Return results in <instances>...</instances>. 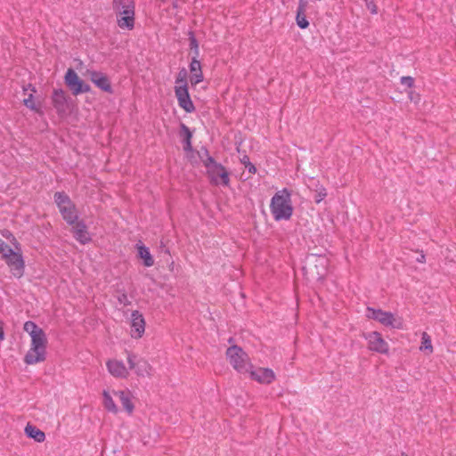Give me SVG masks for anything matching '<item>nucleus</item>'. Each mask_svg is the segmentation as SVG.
<instances>
[{"instance_id":"nucleus-1","label":"nucleus","mask_w":456,"mask_h":456,"mask_svg":"<svg viewBox=\"0 0 456 456\" xmlns=\"http://www.w3.org/2000/svg\"><path fill=\"white\" fill-rule=\"evenodd\" d=\"M23 329L31 338L30 347L24 356V362L33 365L44 362L48 343L45 332L32 321L26 322Z\"/></svg>"},{"instance_id":"nucleus-33","label":"nucleus","mask_w":456,"mask_h":456,"mask_svg":"<svg viewBox=\"0 0 456 456\" xmlns=\"http://www.w3.org/2000/svg\"><path fill=\"white\" fill-rule=\"evenodd\" d=\"M365 2L366 7L370 11L372 14H376L378 12L377 5L374 3V0H363Z\"/></svg>"},{"instance_id":"nucleus-23","label":"nucleus","mask_w":456,"mask_h":456,"mask_svg":"<svg viewBox=\"0 0 456 456\" xmlns=\"http://www.w3.org/2000/svg\"><path fill=\"white\" fill-rule=\"evenodd\" d=\"M136 247L140 258L143 260V265L147 267L152 266L154 265V260L149 248L142 244H137Z\"/></svg>"},{"instance_id":"nucleus-26","label":"nucleus","mask_w":456,"mask_h":456,"mask_svg":"<svg viewBox=\"0 0 456 456\" xmlns=\"http://www.w3.org/2000/svg\"><path fill=\"white\" fill-rule=\"evenodd\" d=\"M102 396H103V406L105 407V409L112 413H118V408L116 405V403H114L110 394L108 391L104 390L102 393Z\"/></svg>"},{"instance_id":"nucleus-35","label":"nucleus","mask_w":456,"mask_h":456,"mask_svg":"<svg viewBox=\"0 0 456 456\" xmlns=\"http://www.w3.org/2000/svg\"><path fill=\"white\" fill-rule=\"evenodd\" d=\"M401 83L407 87H412L414 84V79L411 77H402Z\"/></svg>"},{"instance_id":"nucleus-36","label":"nucleus","mask_w":456,"mask_h":456,"mask_svg":"<svg viewBox=\"0 0 456 456\" xmlns=\"http://www.w3.org/2000/svg\"><path fill=\"white\" fill-rule=\"evenodd\" d=\"M10 247L0 238V254L3 255L5 252H9Z\"/></svg>"},{"instance_id":"nucleus-14","label":"nucleus","mask_w":456,"mask_h":456,"mask_svg":"<svg viewBox=\"0 0 456 456\" xmlns=\"http://www.w3.org/2000/svg\"><path fill=\"white\" fill-rule=\"evenodd\" d=\"M250 374L251 379L261 384H271L275 379V374L273 370L269 368H257L256 370L248 372Z\"/></svg>"},{"instance_id":"nucleus-22","label":"nucleus","mask_w":456,"mask_h":456,"mask_svg":"<svg viewBox=\"0 0 456 456\" xmlns=\"http://www.w3.org/2000/svg\"><path fill=\"white\" fill-rule=\"evenodd\" d=\"M25 434L29 437L33 438L35 441L41 443L45 439V435L43 431H41L37 427L28 424L25 428Z\"/></svg>"},{"instance_id":"nucleus-32","label":"nucleus","mask_w":456,"mask_h":456,"mask_svg":"<svg viewBox=\"0 0 456 456\" xmlns=\"http://www.w3.org/2000/svg\"><path fill=\"white\" fill-rule=\"evenodd\" d=\"M186 77H187V72H186V70L183 69H182V70L178 73V76H177V77H176V79H175V84H176V86H180V85L187 86Z\"/></svg>"},{"instance_id":"nucleus-16","label":"nucleus","mask_w":456,"mask_h":456,"mask_svg":"<svg viewBox=\"0 0 456 456\" xmlns=\"http://www.w3.org/2000/svg\"><path fill=\"white\" fill-rule=\"evenodd\" d=\"M71 225L73 226V236L78 242L81 244H86L91 241V237L84 221H78L77 219V222Z\"/></svg>"},{"instance_id":"nucleus-34","label":"nucleus","mask_w":456,"mask_h":456,"mask_svg":"<svg viewBox=\"0 0 456 456\" xmlns=\"http://www.w3.org/2000/svg\"><path fill=\"white\" fill-rule=\"evenodd\" d=\"M118 301L123 305H129L131 304L126 293H121L118 296Z\"/></svg>"},{"instance_id":"nucleus-39","label":"nucleus","mask_w":456,"mask_h":456,"mask_svg":"<svg viewBox=\"0 0 456 456\" xmlns=\"http://www.w3.org/2000/svg\"><path fill=\"white\" fill-rule=\"evenodd\" d=\"M4 338V330H3V327L0 325V340H3Z\"/></svg>"},{"instance_id":"nucleus-3","label":"nucleus","mask_w":456,"mask_h":456,"mask_svg":"<svg viewBox=\"0 0 456 456\" xmlns=\"http://www.w3.org/2000/svg\"><path fill=\"white\" fill-rule=\"evenodd\" d=\"M206 159H203V164L207 168L208 175L210 182L216 185L223 184L228 186L230 183L229 173L226 168L220 163H217L212 158L208 151H205Z\"/></svg>"},{"instance_id":"nucleus-40","label":"nucleus","mask_w":456,"mask_h":456,"mask_svg":"<svg viewBox=\"0 0 456 456\" xmlns=\"http://www.w3.org/2000/svg\"><path fill=\"white\" fill-rule=\"evenodd\" d=\"M3 235L4 237H6L7 239H9L12 236V233L10 232L6 231L5 232L3 233Z\"/></svg>"},{"instance_id":"nucleus-27","label":"nucleus","mask_w":456,"mask_h":456,"mask_svg":"<svg viewBox=\"0 0 456 456\" xmlns=\"http://www.w3.org/2000/svg\"><path fill=\"white\" fill-rule=\"evenodd\" d=\"M421 351H427L428 354L433 353V346L431 338L427 332H423L421 335V346L419 347Z\"/></svg>"},{"instance_id":"nucleus-25","label":"nucleus","mask_w":456,"mask_h":456,"mask_svg":"<svg viewBox=\"0 0 456 456\" xmlns=\"http://www.w3.org/2000/svg\"><path fill=\"white\" fill-rule=\"evenodd\" d=\"M182 129V135L183 137V150L185 151H191L192 146H191V137L192 134L190 131L189 127L186 126L184 124L181 125Z\"/></svg>"},{"instance_id":"nucleus-37","label":"nucleus","mask_w":456,"mask_h":456,"mask_svg":"<svg viewBox=\"0 0 456 456\" xmlns=\"http://www.w3.org/2000/svg\"><path fill=\"white\" fill-rule=\"evenodd\" d=\"M416 260H417L419 263H425V262H426V256H425L423 253H421V254L419 255V256H418V257H417V259H416Z\"/></svg>"},{"instance_id":"nucleus-18","label":"nucleus","mask_w":456,"mask_h":456,"mask_svg":"<svg viewBox=\"0 0 456 456\" xmlns=\"http://www.w3.org/2000/svg\"><path fill=\"white\" fill-rule=\"evenodd\" d=\"M117 22L120 28L132 30L134 28V10L124 11L123 12H116Z\"/></svg>"},{"instance_id":"nucleus-13","label":"nucleus","mask_w":456,"mask_h":456,"mask_svg":"<svg viewBox=\"0 0 456 456\" xmlns=\"http://www.w3.org/2000/svg\"><path fill=\"white\" fill-rule=\"evenodd\" d=\"M52 102L59 115L65 114L69 109L68 98L62 89H54L52 95Z\"/></svg>"},{"instance_id":"nucleus-19","label":"nucleus","mask_w":456,"mask_h":456,"mask_svg":"<svg viewBox=\"0 0 456 456\" xmlns=\"http://www.w3.org/2000/svg\"><path fill=\"white\" fill-rule=\"evenodd\" d=\"M190 81L192 86H196L203 81V73L201 70V63L196 57H192L190 63Z\"/></svg>"},{"instance_id":"nucleus-9","label":"nucleus","mask_w":456,"mask_h":456,"mask_svg":"<svg viewBox=\"0 0 456 456\" xmlns=\"http://www.w3.org/2000/svg\"><path fill=\"white\" fill-rule=\"evenodd\" d=\"M368 342V349L379 354H387L389 346L378 331H371L363 335Z\"/></svg>"},{"instance_id":"nucleus-2","label":"nucleus","mask_w":456,"mask_h":456,"mask_svg":"<svg viewBox=\"0 0 456 456\" xmlns=\"http://www.w3.org/2000/svg\"><path fill=\"white\" fill-rule=\"evenodd\" d=\"M270 211L275 221L289 220L293 215L290 191L284 188L278 191L272 198Z\"/></svg>"},{"instance_id":"nucleus-8","label":"nucleus","mask_w":456,"mask_h":456,"mask_svg":"<svg viewBox=\"0 0 456 456\" xmlns=\"http://www.w3.org/2000/svg\"><path fill=\"white\" fill-rule=\"evenodd\" d=\"M127 363L130 370H134L139 377H149L151 375L152 367L144 359L138 358L132 353H127Z\"/></svg>"},{"instance_id":"nucleus-7","label":"nucleus","mask_w":456,"mask_h":456,"mask_svg":"<svg viewBox=\"0 0 456 456\" xmlns=\"http://www.w3.org/2000/svg\"><path fill=\"white\" fill-rule=\"evenodd\" d=\"M9 252L2 255V258L10 267L11 272L15 277L20 278L24 273L25 263L20 253L14 252L11 248Z\"/></svg>"},{"instance_id":"nucleus-31","label":"nucleus","mask_w":456,"mask_h":456,"mask_svg":"<svg viewBox=\"0 0 456 456\" xmlns=\"http://www.w3.org/2000/svg\"><path fill=\"white\" fill-rule=\"evenodd\" d=\"M240 162L245 166L246 168H248L250 174L254 175L256 173V167L250 162L249 158L247 155H244L240 159Z\"/></svg>"},{"instance_id":"nucleus-6","label":"nucleus","mask_w":456,"mask_h":456,"mask_svg":"<svg viewBox=\"0 0 456 456\" xmlns=\"http://www.w3.org/2000/svg\"><path fill=\"white\" fill-rule=\"evenodd\" d=\"M366 316L369 319H373L384 326H388L395 329H402L403 322L400 319H396L390 312H386L381 309H375L367 307Z\"/></svg>"},{"instance_id":"nucleus-20","label":"nucleus","mask_w":456,"mask_h":456,"mask_svg":"<svg viewBox=\"0 0 456 456\" xmlns=\"http://www.w3.org/2000/svg\"><path fill=\"white\" fill-rule=\"evenodd\" d=\"M113 395L117 396L123 405V408L131 414L134 411V405L132 402V395L128 390L113 391Z\"/></svg>"},{"instance_id":"nucleus-11","label":"nucleus","mask_w":456,"mask_h":456,"mask_svg":"<svg viewBox=\"0 0 456 456\" xmlns=\"http://www.w3.org/2000/svg\"><path fill=\"white\" fill-rule=\"evenodd\" d=\"M175 93L178 101V104L182 109L189 113L194 111L195 108L190 98L187 86H175Z\"/></svg>"},{"instance_id":"nucleus-24","label":"nucleus","mask_w":456,"mask_h":456,"mask_svg":"<svg viewBox=\"0 0 456 456\" xmlns=\"http://www.w3.org/2000/svg\"><path fill=\"white\" fill-rule=\"evenodd\" d=\"M113 9L115 12H123L124 11L134 10V0H113Z\"/></svg>"},{"instance_id":"nucleus-21","label":"nucleus","mask_w":456,"mask_h":456,"mask_svg":"<svg viewBox=\"0 0 456 456\" xmlns=\"http://www.w3.org/2000/svg\"><path fill=\"white\" fill-rule=\"evenodd\" d=\"M307 7L306 0H299L297 10L296 21L300 28H306L309 26V22L305 16V10Z\"/></svg>"},{"instance_id":"nucleus-17","label":"nucleus","mask_w":456,"mask_h":456,"mask_svg":"<svg viewBox=\"0 0 456 456\" xmlns=\"http://www.w3.org/2000/svg\"><path fill=\"white\" fill-rule=\"evenodd\" d=\"M89 77L91 81L101 90L106 93H112V87L108 77L99 71H90Z\"/></svg>"},{"instance_id":"nucleus-30","label":"nucleus","mask_w":456,"mask_h":456,"mask_svg":"<svg viewBox=\"0 0 456 456\" xmlns=\"http://www.w3.org/2000/svg\"><path fill=\"white\" fill-rule=\"evenodd\" d=\"M23 103H24V105L27 108H28V109H30V110H34L36 112H39L40 111L39 108L37 107V105L35 102V100H34L32 93L29 94L28 96L23 100Z\"/></svg>"},{"instance_id":"nucleus-42","label":"nucleus","mask_w":456,"mask_h":456,"mask_svg":"<svg viewBox=\"0 0 456 456\" xmlns=\"http://www.w3.org/2000/svg\"><path fill=\"white\" fill-rule=\"evenodd\" d=\"M400 456H408L405 452H402Z\"/></svg>"},{"instance_id":"nucleus-28","label":"nucleus","mask_w":456,"mask_h":456,"mask_svg":"<svg viewBox=\"0 0 456 456\" xmlns=\"http://www.w3.org/2000/svg\"><path fill=\"white\" fill-rule=\"evenodd\" d=\"M190 49L193 53V57L198 58L200 55L199 43L192 31L189 32Z\"/></svg>"},{"instance_id":"nucleus-12","label":"nucleus","mask_w":456,"mask_h":456,"mask_svg":"<svg viewBox=\"0 0 456 456\" xmlns=\"http://www.w3.org/2000/svg\"><path fill=\"white\" fill-rule=\"evenodd\" d=\"M145 330V320L139 311L134 310L131 314V336L134 338L142 337Z\"/></svg>"},{"instance_id":"nucleus-41","label":"nucleus","mask_w":456,"mask_h":456,"mask_svg":"<svg viewBox=\"0 0 456 456\" xmlns=\"http://www.w3.org/2000/svg\"><path fill=\"white\" fill-rule=\"evenodd\" d=\"M160 247H161V248H165L164 250H165V252H166L167 254H169V250H168L167 248H166V246L164 245V243H163L162 241H161V246H160Z\"/></svg>"},{"instance_id":"nucleus-29","label":"nucleus","mask_w":456,"mask_h":456,"mask_svg":"<svg viewBox=\"0 0 456 456\" xmlns=\"http://www.w3.org/2000/svg\"><path fill=\"white\" fill-rule=\"evenodd\" d=\"M315 192H316V195L314 197V201L319 204L320 202H322L324 198L327 196V191H326V189L322 185L320 184L319 182H317L316 183V188H315Z\"/></svg>"},{"instance_id":"nucleus-5","label":"nucleus","mask_w":456,"mask_h":456,"mask_svg":"<svg viewBox=\"0 0 456 456\" xmlns=\"http://www.w3.org/2000/svg\"><path fill=\"white\" fill-rule=\"evenodd\" d=\"M54 201L63 219L69 224H74L78 219V215L75 204L70 198L63 191H57L54 194Z\"/></svg>"},{"instance_id":"nucleus-38","label":"nucleus","mask_w":456,"mask_h":456,"mask_svg":"<svg viewBox=\"0 0 456 456\" xmlns=\"http://www.w3.org/2000/svg\"><path fill=\"white\" fill-rule=\"evenodd\" d=\"M28 88L31 90V92H32V93L36 92L35 87H34V86H32L30 84H29V85H28V87H23V90H24V91H27Z\"/></svg>"},{"instance_id":"nucleus-15","label":"nucleus","mask_w":456,"mask_h":456,"mask_svg":"<svg viewBox=\"0 0 456 456\" xmlns=\"http://www.w3.org/2000/svg\"><path fill=\"white\" fill-rule=\"evenodd\" d=\"M106 366L109 372L115 378L126 379L129 375L128 369L121 361L109 360Z\"/></svg>"},{"instance_id":"nucleus-4","label":"nucleus","mask_w":456,"mask_h":456,"mask_svg":"<svg viewBox=\"0 0 456 456\" xmlns=\"http://www.w3.org/2000/svg\"><path fill=\"white\" fill-rule=\"evenodd\" d=\"M230 364L240 373H248L253 368L248 354L238 346H232L226 350Z\"/></svg>"},{"instance_id":"nucleus-10","label":"nucleus","mask_w":456,"mask_h":456,"mask_svg":"<svg viewBox=\"0 0 456 456\" xmlns=\"http://www.w3.org/2000/svg\"><path fill=\"white\" fill-rule=\"evenodd\" d=\"M64 78L66 85L69 87L74 95L87 93L91 89L90 86L85 84L72 69L67 70Z\"/></svg>"}]
</instances>
